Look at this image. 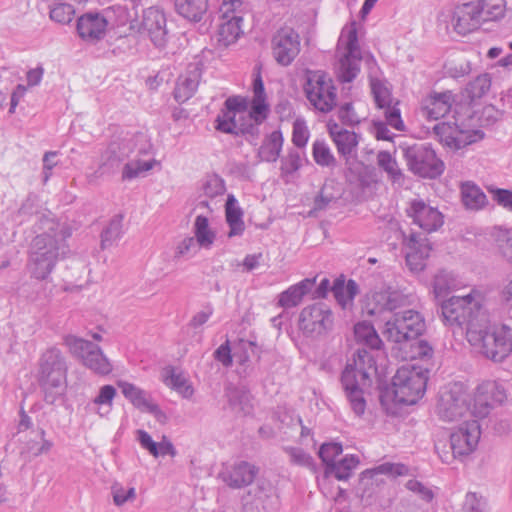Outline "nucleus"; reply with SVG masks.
I'll list each match as a JSON object with an SVG mask.
<instances>
[{"label":"nucleus","mask_w":512,"mask_h":512,"mask_svg":"<svg viewBox=\"0 0 512 512\" xmlns=\"http://www.w3.org/2000/svg\"><path fill=\"white\" fill-rule=\"evenodd\" d=\"M429 370L416 364H405L398 368L392 379V386L380 395L382 406L393 412L396 404H416L425 394Z\"/></svg>","instance_id":"1"},{"label":"nucleus","mask_w":512,"mask_h":512,"mask_svg":"<svg viewBox=\"0 0 512 512\" xmlns=\"http://www.w3.org/2000/svg\"><path fill=\"white\" fill-rule=\"evenodd\" d=\"M466 338L479 353L493 361H502L512 352V329L505 325L490 327L486 315L469 322Z\"/></svg>","instance_id":"2"},{"label":"nucleus","mask_w":512,"mask_h":512,"mask_svg":"<svg viewBox=\"0 0 512 512\" xmlns=\"http://www.w3.org/2000/svg\"><path fill=\"white\" fill-rule=\"evenodd\" d=\"M481 431L475 419H466L451 430L436 435L434 449L444 464H453L470 455L477 447Z\"/></svg>","instance_id":"3"},{"label":"nucleus","mask_w":512,"mask_h":512,"mask_svg":"<svg viewBox=\"0 0 512 512\" xmlns=\"http://www.w3.org/2000/svg\"><path fill=\"white\" fill-rule=\"evenodd\" d=\"M252 92L250 102L237 95L227 98L224 103L225 112L230 114L235 124H251V129L264 122L270 111L260 68L253 73Z\"/></svg>","instance_id":"4"},{"label":"nucleus","mask_w":512,"mask_h":512,"mask_svg":"<svg viewBox=\"0 0 512 512\" xmlns=\"http://www.w3.org/2000/svg\"><path fill=\"white\" fill-rule=\"evenodd\" d=\"M336 55V75L341 82L352 81L359 72L361 53L358 45L356 22L345 25L341 31Z\"/></svg>","instance_id":"5"},{"label":"nucleus","mask_w":512,"mask_h":512,"mask_svg":"<svg viewBox=\"0 0 512 512\" xmlns=\"http://www.w3.org/2000/svg\"><path fill=\"white\" fill-rule=\"evenodd\" d=\"M303 91L309 103L321 113H329L337 106V87L324 71H307Z\"/></svg>","instance_id":"6"},{"label":"nucleus","mask_w":512,"mask_h":512,"mask_svg":"<svg viewBox=\"0 0 512 512\" xmlns=\"http://www.w3.org/2000/svg\"><path fill=\"white\" fill-rule=\"evenodd\" d=\"M438 411L442 420L459 424L478 416L471 404V396L466 394L461 383H453L441 392Z\"/></svg>","instance_id":"7"},{"label":"nucleus","mask_w":512,"mask_h":512,"mask_svg":"<svg viewBox=\"0 0 512 512\" xmlns=\"http://www.w3.org/2000/svg\"><path fill=\"white\" fill-rule=\"evenodd\" d=\"M485 302L484 294L478 289H472L465 296H453L442 305V315L449 324H462L467 322V326L472 319H480L481 312Z\"/></svg>","instance_id":"8"},{"label":"nucleus","mask_w":512,"mask_h":512,"mask_svg":"<svg viewBox=\"0 0 512 512\" xmlns=\"http://www.w3.org/2000/svg\"><path fill=\"white\" fill-rule=\"evenodd\" d=\"M440 142L451 150H459L483 139L481 130L474 128L470 121L456 118L454 122H442L434 127Z\"/></svg>","instance_id":"9"},{"label":"nucleus","mask_w":512,"mask_h":512,"mask_svg":"<svg viewBox=\"0 0 512 512\" xmlns=\"http://www.w3.org/2000/svg\"><path fill=\"white\" fill-rule=\"evenodd\" d=\"M425 331V321L416 311L408 310L388 319L382 331L390 341L401 343L418 338Z\"/></svg>","instance_id":"10"},{"label":"nucleus","mask_w":512,"mask_h":512,"mask_svg":"<svg viewBox=\"0 0 512 512\" xmlns=\"http://www.w3.org/2000/svg\"><path fill=\"white\" fill-rule=\"evenodd\" d=\"M409 169L424 178H436L444 171V163L434 150L423 145H414L404 151Z\"/></svg>","instance_id":"11"},{"label":"nucleus","mask_w":512,"mask_h":512,"mask_svg":"<svg viewBox=\"0 0 512 512\" xmlns=\"http://www.w3.org/2000/svg\"><path fill=\"white\" fill-rule=\"evenodd\" d=\"M271 48L275 61L279 65L288 66L301 51L300 35L293 27L284 25L273 35Z\"/></svg>","instance_id":"12"},{"label":"nucleus","mask_w":512,"mask_h":512,"mask_svg":"<svg viewBox=\"0 0 512 512\" xmlns=\"http://www.w3.org/2000/svg\"><path fill=\"white\" fill-rule=\"evenodd\" d=\"M371 90L376 106L384 110L387 123L394 129L403 131L405 125L401 118L400 109L398 108L399 101L392 98L391 92L386 84L380 80L374 79L371 81Z\"/></svg>","instance_id":"13"},{"label":"nucleus","mask_w":512,"mask_h":512,"mask_svg":"<svg viewBox=\"0 0 512 512\" xmlns=\"http://www.w3.org/2000/svg\"><path fill=\"white\" fill-rule=\"evenodd\" d=\"M407 215L415 225L427 233L437 231L444 224V215L439 209L419 199L410 202Z\"/></svg>","instance_id":"14"},{"label":"nucleus","mask_w":512,"mask_h":512,"mask_svg":"<svg viewBox=\"0 0 512 512\" xmlns=\"http://www.w3.org/2000/svg\"><path fill=\"white\" fill-rule=\"evenodd\" d=\"M70 346L83 359L84 365L95 373L100 375L111 373L112 364L100 348L83 339H74L70 342Z\"/></svg>","instance_id":"15"},{"label":"nucleus","mask_w":512,"mask_h":512,"mask_svg":"<svg viewBox=\"0 0 512 512\" xmlns=\"http://www.w3.org/2000/svg\"><path fill=\"white\" fill-rule=\"evenodd\" d=\"M39 378L42 385L46 388H57L65 384L66 369L57 351L49 350L43 354Z\"/></svg>","instance_id":"16"},{"label":"nucleus","mask_w":512,"mask_h":512,"mask_svg":"<svg viewBox=\"0 0 512 512\" xmlns=\"http://www.w3.org/2000/svg\"><path fill=\"white\" fill-rule=\"evenodd\" d=\"M505 399V390L496 381L486 380L478 385L471 401L475 413L484 416L490 407L502 403Z\"/></svg>","instance_id":"17"},{"label":"nucleus","mask_w":512,"mask_h":512,"mask_svg":"<svg viewBox=\"0 0 512 512\" xmlns=\"http://www.w3.org/2000/svg\"><path fill=\"white\" fill-rule=\"evenodd\" d=\"M333 318L331 311L323 305H312L302 310L299 326L309 334H322L331 328Z\"/></svg>","instance_id":"18"},{"label":"nucleus","mask_w":512,"mask_h":512,"mask_svg":"<svg viewBox=\"0 0 512 512\" xmlns=\"http://www.w3.org/2000/svg\"><path fill=\"white\" fill-rule=\"evenodd\" d=\"M327 131L336 146L338 154L344 158L346 164H349L350 160L355 157L357 153L359 144L358 135L353 131L342 128L334 120L327 122Z\"/></svg>","instance_id":"19"},{"label":"nucleus","mask_w":512,"mask_h":512,"mask_svg":"<svg viewBox=\"0 0 512 512\" xmlns=\"http://www.w3.org/2000/svg\"><path fill=\"white\" fill-rule=\"evenodd\" d=\"M77 33L79 37L90 43L101 40L107 31L108 21L100 13H85L77 20Z\"/></svg>","instance_id":"20"},{"label":"nucleus","mask_w":512,"mask_h":512,"mask_svg":"<svg viewBox=\"0 0 512 512\" xmlns=\"http://www.w3.org/2000/svg\"><path fill=\"white\" fill-rule=\"evenodd\" d=\"M450 22L453 30L462 36L475 31L482 23L475 3L456 6Z\"/></svg>","instance_id":"21"},{"label":"nucleus","mask_w":512,"mask_h":512,"mask_svg":"<svg viewBox=\"0 0 512 512\" xmlns=\"http://www.w3.org/2000/svg\"><path fill=\"white\" fill-rule=\"evenodd\" d=\"M406 263L410 271L418 273L425 269L432 247L426 238L412 234L407 239Z\"/></svg>","instance_id":"22"},{"label":"nucleus","mask_w":512,"mask_h":512,"mask_svg":"<svg viewBox=\"0 0 512 512\" xmlns=\"http://www.w3.org/2000/svg\"><path fill=\"white\" fill-rule=\"evenodd\" d=\"M344 370H350L354 378L362 381L363 385H372L377 376L375 357L366 350H358Z\"/></svg>","instance_id":"23"},{"label":"nucleus","mask_w":512,"mask_h":512,"mask_svg":"<svg viewBox=\"0 0 512 512\" xmlns=\"http://www.w3.org/2000/svg\"><path fill=\"white\" fill-rule=\"evenodd\" d=\"M141 28L156 45L162 46L166 42V17L159 8L149 7L145 10Z\"/></svg>","instance_id":"24"},{"label":"nucleus","mask_w":512,"mask_h":512,"mask_svg":"<svg viewBox=\"0 0 512 512\" xmlns=\"http://www.w3.org/2000/svg\"><path fill=\"white\" fill-rule=\"evenodd\" d=\"M342 385L350 406L355 414L362 415L366 409V400L364 393L372 385H363L362 381L354 378L350 370H344L342 373Z\"/></svg>","instance_id":"25"},{"label":"nucleus","mask_w":512,"mask_h":512,"mask_svg":"<svg viewBox=\"0 0 512 512\" xmlns=\"http://www.w3.org/2000/svg\"><path fill=\"white\" fill-rule=\"evenodd\" d=\"M455 102V96L451 91L432 92L423 100L422 111L431 120L445 117Z\"/></svg>","instance_id":"26"},{"label":"nucleus","mask_w":512,"mask_h":512,"mask_svg":"<svg viewBox=\"0 0 512 512\" xmlns=\"http://www.w3.org/2000/svg\"><path fill=\"white\" fill-rule=\"evenodd\" d=\"M243 19L239 17L220 16V23L217 30V42L220 46L228 47L236 43L241 35Z\"/></svg>","instance_id":"27"},{"label":"nucleus","mask_w":512,"mask_h":512,"mask_svg":"<svg viewBox=\"0 0 512 512\" xmlns=\"http://www.w3.org/2000/svg\"><path fill=\"white\" fill-rule=\"evenodd\" d=\"M398 344L404 360H430L433 356V348L424 340L412 338Z\"/></svg>","instance_id":"28"},{"label":"nucleus","mask_w":512,"mask_h":512,"mask_svg":"<svg viewBox=\"0 0 512 512\" xmlns=\"http://www.w3.org/2000/svg\"><path fill=\"white\" fill-rule=\"evenodd\" d=\"M359 464V459L354 455H346L341 461L332 465L330 470H326L324 478L320 485L325 493H328V486L330 484L329 476L334 475L338 480H346L350 477L352 471L356 469Z\"/></svg>","instance_id":"29"},{"label":"nucleus","mask_w":512,"mask_h":512,"mask_svg":"<svg viewBox=\"0 0 512 512\" xmlns=\"http://www.w3.org/2000/svg\"><path fill=\"white\" fill-rule=\"evenodd\" d=\"M200 80V73L196 67H193L186 74L178 79L174 95L178 102H185L196 92Z\"/></svg>","instance_id":"30"},{"label":"nucleus","mask_w":512,"mask_h":512,"mask_svg":"<svg viewBox=\"0 0 512 512\" xmlns=\"http://www.w3.org/2000/svg\"><path fill=\"white\" fill-rule=\"evenodd\" d=\"M257 474V469L246 463L242 462L232 468L227 476L224 477V480L230 487L233 488H241L251 484Z\"/></svg>","instance_id":"31"},{"label":"nucleus","mask_w":512,"mask_h":512,"mask_svg":"<svg viewBox=\"0 0 512 512\" xmlns=\"http://www.w3.org/2000/svg\"><path fill=\"white\" fill-rule=\"evenodd\" d=\"M162 380L166 386L176 391L182 397L189 398L193 395V388L182 372L173 367H167L162 372Z\"/></svg>","instance_id":"32"},{"label":"nucleus","mask_w":512,"mask_h":512,"mask_svg":"<svg viewBox=\"0 0 512 512\" xmlns=\"http://www.w3.org/2000/svg\"><path fill=\"white\" fill-rule=\"evenodd\" d=\"M315 280V278L304 279L298 284L289 287L286 291L280 294L279 305L284 308L297 306L302 301L303 296L315 284Z\"/></svg>","instance_id":"33"},{"label":"nucleus","mask_w":512,"mask_h":512,"mask_svg":"<svg viewBox=\"0 0 512 512\" xmlns=\"http://www.w3.org/2000/svg\"><path fill=\"white\" fill-rule=\"evenodd\" d=\"M177 12L190 21H200L208 9V0H175Z\"/></svg>","instance_id":"34"},{"label":"nucleus","mask_w":512,"mask_h":512,"mask_svg":"<svg viewBox=\"0 0 512 512\" xmlns=\"http://www.w3.org/2000/svg\"><path fill=\"white\" fill-rule=\"evenodd\" d=\"M462 202L467 209L480 210L486 203V195L473 182H465L461 185Z\"/></svg>","instance_id":"35"},{"label":"nucleus","mask_w":512,"mask_h":512,"mask_svg":"<svg viewBox=\"0 0 512 512\" xmlns=\"http://www.w3.org/2000/svg\"><path fill=\"white\" fill-rule=\"evenodd\" d=\"M481 22L501 19L506 12L505 0H481L475 3Z\"/></svg>","instance_id":"36"},{"label":"nucleus","mask_w":512,"mask_h":512,"mask_svg":"<svg viewBox=\"0 0 512 512\" xmlns=\"http://www.w3.org/2000/svg\"><path fill=\"white\" fill-rule=\"evenodd\" d=\"M138 435L141 446L147 449L154 457L165 455L175 456L176 451L172 443L166 437H163L160 443H156L152 440L151 436L143 430H139Z\"/></svg>","instance_id":"37"},{"label":"nucleus","mask_w":512,"mask_h":512,"mask_svg":"<svg viewBox=\"0 0 512 512\" xmlns=\"http://www.w3.org/2000/svg\"><path fill=\"white\" fill-rule=\"evenodd\" d=\"M283 145V136L280 131H273L264 140L259 150L262 160L267 162L276 161L280 155Z\"/></svg>","instance_id":"38"},{"label":"nucleus","mask_w":512,"mask_h":512,"mask_svg":"<svg viewBox=\"0 0 512 512\" xmlns=\"http://www.w3.org/2000/svg\"><path fill=\"white\" fill-rule=\"evenodd\" d=\"M354 335L358 343L366 345L371 349H380L382 346V340L374 327L365 321L355 325Z\"/></svg>","instance_id":"39"},{"label":"nucleus","mask_w":512,"mask_h":512,"mask_svg":"<svg viewBox=\"0 0 512 512\" xmlns=\"http://www.w3.org/2000/svg\"><path fill=\"white\" fill-rule=\"evenodd\" d=\"M226 220L230 226V237L240 235L244 231L242 211L236 206V199L230 195L226 202Z\"/></svg>","instance_id":"40"},{"label":"nucleus","mask_w":512,"mask_h":512,"mask_svg":"<svg viewBox=\"0 0 512 512\" xmlns=\"http://www.w3.org/2000/svg\"><path fill=\"white\" fill-rule=\"evenodd\" d=\"M332 291L337 302L343 308H347L351 305L357 293V285L352 280L348 281L347 283H345L344 280H336Z\"/></svg>","instance_id":"41"},{"label":"nucleus","mask_w":512,"mask_h":512,"mask_svg":"<svg viewBox=\"0 0 512 512\" xmlns=\"http://www.w3.org/2000/svg\"><path fill=\"white\" fill-rule=\"evenodd\" d=\"M117 385L121 389L122 394L127 399H129L134 406L138 408L151 407L144 391L136 387L134 384L125 381H119Z\"/></svg>","instance_id":"42"},{"label":"nucleus","mask_w":512,"mask_h":512,"mask_svg":"<svg viewBox=\"0 0 512 512\" xmlns=\"http://www.w3.org/2000/svg\"><path fill=\"white\" fill-rule=\"evenodd\" d=\"M217 131L227 134H243L251 130V124H235L230 114L223 111L215 120Z\"/></svg>","instance_id":"43"},{"label":"nucleus","mask_w":512,"mask_h":512,"mask_svg":"<svg viewBox=\"0 0 512 512\" xmlns=\"http://www.w3.org/2000/svg\"><path fill=\"white\" fill-rule=\"evenodd\" d=\"M314 161L322 167H330L336 164V158L330 147L324 141H315L312 147Z\"/></svg>","instance_id":"44"},{"label":"nucleus","mask_w":512,"mask_h":512,"mask_svg":"<svg viewBox=\"0 0 512 512\" xmlns=\"http://www.w3.org/2000/svg\"><path fill=\"white\" fill-rule=\"evenodd\" d=\"M158 162L154 159L149 161H133L127 163L122 172V178L124 180H131L141 176L143 173L150 171Z\"/></svg>","instance_id":"45"},{"label":"nucleus","mask_w":512,"mask_h":512,"mask_svg":"<svg viewBox=\"0 0 512 512\" xmlns=\"http://www.w3.org/2000/svg\"><path fill=\"white\" fill-rule=\"evenodd\" d=\"M195 236L198 243L203 247H210L213 244L215 235L209 228L208 219L198 216L195 220Z\"/></svg>","instance_id":"46"},{"label":"nucleus","mask_w":512,"mask_h":512,"mask_svg":"<svg viewBox=\"0 0 512 512\" xmlns=\"http://www.w3.org/2000/svg\"><path fill=\"white\" fill-rule=\"evenodd\" d=\"M491 83L492 80L490 75L484 73L477 76L473 81H471L467 85L466 91L472 99L481 98L490 90Z\"/></svg>","instance_id":"47"},{"label":"nucleus","mask_w":512,"mask_h":512,"mask_svg":"<svg viewBox=\"0 0 512 512\" xmlns=\"http://www.w3.org/2000/svg\"><path fill=\"white\" fill-rule=\"evenodd\" d=\"M247 12V6L243 0H222L220 6L221 16L227 17H239L243 19V16Z\"/></svg>","instance_id":"48"},{"label":"nucleus","mask_w":512,"mask_h":512,"mask_svg":"<svg viewBox=\"0 0 512 512\" xmlns=\"http://www.w3.org/2000/svg\"><path fill=\"white\" fill-rule=\"evenodd\" d=\"M342 450V445L339 443H326L321 446L319 456L327 465V470H330L336 463L335 459L342 453Z\"/></svg>","instance_id":"49"},{"label":"nucleus","mask_w":512,"mask_h":512,"mask_svg":"<svg viewBox=\"0 0 512 512\" xmlns=\"http://www.w3.org/2000/svg\"><path fill=\"white\" fill-rule=\"evenodd\" d=\"M74 16V9L71 5L60 3L50 11V18L58 23H69Z\"/></svg>","instance_id":"50"},{"label":"nucleus","mask_w":512,"mask_h":512,"mask_svg":"<svg viewBox=\"0 0 512 512\" xmlns=\"http://www.w3.org/2000/svg\"><path fill=\"white\" fill-rule=\"evenodd\" d=\"M309 140V130L304 120L297 119L293 123L292 141L298 147H304Z\"/></svg>","instance_id":"51"},{"label":"nucleus","mask_w":512,"mask_h":512,"mask_svg":"<svg viewBox=\"0 0 512 512\" xmlns=\"http://www.w3.org/2000/svg\"><path fill=\"white\" fill-rule=\"evenodd\" d=\"M378 164L383 168L393 179L400 176L396 160L388 152H380L377 156Z\"/></svg>","instance_id":"52"},{"label":"nucleus","mask_w":512,"mask_h":512,"mask_svg":"<svg viewBox=\"0 0 512 512\" xmlns=\"http://www.w3.org/2000/svg\"><path fill=\"white\" fill-rule=\"evenodd\" d=\"M406 471V467L402 464L385 463L368 471L367 473L371 477H375L379 474H385L388 476H398L404 474Z\"/></svg>","instance_id":"53"},{"label":"nucleus","mask_w":512,"mask_h":512,"mask_svg":"<svg viewBox=\"0 0 512 512\" xmlns=\"http://www.w3.org/2000/svg\"><path fill=\"white\" fill-rule=\"evenodd\" d=\"M112 494L114 503L117 506H121L136 497V492L133 487L126 489L120 484H114L112 486Z\"/></svg>","instance_id":"54"},{"label":"nucleus","mask_w":512,"mask_h":512,"mask_svg":"<svg viewBox=\"0 0 512 512\" xmlns=\"http://www.w3.org/2000/svg\"><path fill=\"white\" fill-rule=\"evenodd\" d=\"M338 116L345 124L354 125L361 121V115H359L354 106L351 103H346L340 107Z\"/></svg>","instance_id":"55"},{"label":"nucleus","mask_w":512,"mask_h":512,"mask_svg":"<svg viewBox=\"0 0 512 512\" xmlns=\"http://www.w3.org/2000/svg\"><path fill=\"white\" fill-rule=\"evenodd\" d=\"M263 261V254L261 252L255 254H248L243 261L237 264L238 269L243 272H251L260 267Z\"/></svg>","instance_id":"56"},{"label":"nucleus","mask_w":512,"mask_h":512,"mask_svg":"<svg viewBox=\"0 0 512 512\" xmlns=\"http://www.w3.org/2000/svg\"><path fill=\"white\" fill-rule=\"evenodd\" d=\"M115 396L116 389L112 385H104L100 388L98 396L94 399V403L97 405L107 404L111 407Z\"/></svg>","instance_id":"57"},{"label":"nucleus","mask_w":512,"mask_h":512,"mask_svg":"<svg viewBox=\"0 0 512 512\" xmlns=\"http://www.w3.org/2000/svg\"><path fill=\"white\" fill-rule=\"evenodd\" d=\"M489 191L499 205L512 211V191L506 189H490Z\"/></svg>","instance_id":"58"},{"label":"nucleus","mask_w":512,"mask_h":512,"mask_svg":"<svg viewBox=\"0 0 512 512\" xmlns=\"http://www.w3.org/2000/svg\"><path fill=\"white\" fill-rule=\"evenodd\" d=\"M466 512H484V504L476 493H468L465 499Z\"/></svg>","instance_id":"59"},{"label":"nucleus","mask_w":512,"mask_h":512,"mask_svg":"<svg viewBox=\"0 0 512 512\" xmlns=\"http://www.w3.org/2000/svg\"><path fill=\"white\" fill-rule=\"evenodd\" d=\"M215 357L218 361L228 366L232 363L231 351L228 343L222 344L215 352Z\"/></svg>","instance_id":"60"},{"label":"nucleus","mask_w":512,"mask_h":512,"mask_svg":"<svg viewBox=\"0 0 512 512\" xmlns=\"http://www.w3.org/2000/svg\"><path fill=\"white\" fill-rule=\"evenodd\" d=\"M26 94V87L23 85H18L16 89L11 94V102H10V109L9 113L13 114L16 110V107L18 106L20 100L25 96Z\"/></svg>","instance_id":"61"},{"label":"nucleus","mask_w":512,"mask_h":512,"mask_svg":"<svg viewBox=\"0 0 512 512\" xmlns=\"http://www.w3.org/2000/svg\"><path fill=\"white\" fill-rule=\"evenodd\" d=\"M211 315H212L211 310L200 311L192 317V319L190 321V325L193 328H198V327L204 325L205 323H207V321L209 320Z\"/></svg>","instance_id":"62"},{"label":"nucleus","mask_w":512,"mask_h":512,"mask_svg":"<svg viewBox=\"0 0 512 512\" xmlns=\"http://www.w3.org/2000/svg\"><path fill=\"white\" fill-rule=\"evenodd\" d=\"M375 136L378 140H391L390 131L382 122L374 123Z\"/></svg>","instance_id":"63"},{"label":"nucleus","mask_w":512,"mask_h":512,"mask_svg":"<svg viewBox=\"0 0 512 512\" xmlns=\"http://www.w3.org/2000/svg\"><path fill=\"white\" fill-rule=\"evenodd\" d=\"M121 224L120 221L112 223L110 227L103 233L102 242L103 244L109 241L112 237H118L120 234Z\"/></svg>","instance_id":"64"}]
</instances>
